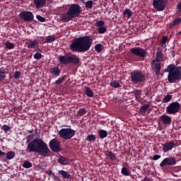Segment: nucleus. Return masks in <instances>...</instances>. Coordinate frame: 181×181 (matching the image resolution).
I'll return each instance as SVG.
<instances>
[{
	"instance_id": "obj_1",
	"label": "nucleus",
	"mask_w": 181,
	"mask_h": 181,
	"mask_svg": "<svg viewBox=\"0 0 181 181\" xmlns=\"http://www.w3.org/2000/svg\"><path fill=\"white\" fill-rule=\"evenodd\" d=\"M93 45V38L90 36L86 35L75 38L70 45V49L72 52H78L83 53L90 50Z\"/></svg>"
},
{
	"instance_id": "obj_2",
	"label": "nucleus",
	"mask_w": 181,
	"mask_h": 181,
	"mask_svg": "<svg viewBox=\"0 0 181 181\" xmlns=\"http://www.w3.org/2000/svg\"><path fill=\"white\" fill-rule=\"evenodd\" d=\"M28 152H35L41 156L46 158L50 152V149L47 147V144L42 139H35L31 141L27 146Z\"/></svg>"
},
{
	"instance_id": "obj_3",
	"label": "nucleus",
	"mask_w": 181,
	"mask_h": 181,
	"mask_svg": "<svg viewBox=\"0 0 181 181\" xmlns=\"http://www.w3.org/2000/svg\"><path fill=\"white\" fill-rule=\"evenodd\" d=\"M83 12L81 6L77 4H73L69 6V8L66 13L60 14V18L63 22H70L74 18H78Z\"/></svg>"
},
{
	"instance_id": "obj_4",
	"label": "nucleus",
	"mask_w": 181,
	"mask_h": 181,
	"mask_svg": "<svg viewBox=\"0 0 181 181\" xmlns=\"http://www.w3.org/2000/svg\"><path fill=\"white\" fill-rule=\"evenodd\" d=\"M163 73H168V83H176L181 80V66L175 64H170L167 68L163 69Z\"/></svg>"
},
{
	"instance_id": "obj_5",
	"label": "nucleus",
	"mask_w": 181,
	"mask_h": 181,
	"mask_svg": "<svg viewBox=\"0 0 181 181\" xmlns=\"http://www.w3.org/2000/svg\"><path fill=\"white\" fill-rule=\"evenodd\" d=\"M59 60L61 64H70L71 63H72V64H78V63H80L78 57L70 52L65 54L64 56L59 55Z\"/></svg>"
},
{
	"instance_id": "obj_6",
	"label": "nucleus",
	"mask_w": 181,
	"mask_h": 181,
	"mask_svg": "<svg viewBox=\"0 0 181 181\" xmlns=\"http://www.w3.org/2000/svg\"><path fill=\"white\" fill-rule=\"evenodd\" d=\"M130 78L134 84H138V83H144L146 81V76L141 71L134 70L130 74Z\"/></svg>"
},
{
	"instance_id": "obj_7",
	"label": "nucleus",
	"mask_w": 181,
	"mask_h": 181,
	"mask_svg": "<svg viewBox=\"0 0 181 181\" xmlns=\"http://www.w3.org/2000/svg\"><path fill=\"white\" fill-rule=\"evenodd\" d=\"M59 135L62 139L69 141L76 135V130H73L71 128L62 129L59 132Z\"/></svg>"
},
{
	"instance_id": "obj_8",
	"label": "nucleus",
	"mask_w": 181,
	"mask_h": 181,
	"mask_svg": "<svg viewBox=\"0 0 181 181\" xmlns=\"http://www.w3.org/2000/svg\"><path fill=\"white\" fill-rule=\"evenodd\" d=\"M180 103L177 102H173L170 103L166 107L167 114H177L179 111H180Z\"/></svg>"
},
{
	"instance_id": "obj_9",
	"label": "nucleus",
	"mask_w": 181,
	"mask_h": 181,
	"mask_svg": "<svg viewBox=\"0 0 181 181\" xmlns=\"http://www.w3.org/2000/svg\"><path fill=\"white\" fill-rule=\"evenodd\" d=\"M130 52L134 56H138V57H141V59H145L148 56L146 50L139 47L131 48Z\"/></svg>"
},
{
	"instance_id": "obj_10",
	"label": "nucleus",
	"mask_w": 181,
	"mask_h": 181,
	"mask_svg": "<svg viewBox=\"0 0 181 181\" xmlns=\"http://www.w3.org/2000/svg\"><path fill=\"white\" fill-rule=\"evenodd\" d=\"M49 146L52 152L57 153L63 151V148L60 147V141L57 139H52L49 143Z\"/></svg>"
},
{
	"instance_id": "obj_11",
	"label": "nucleus",
	"mask_w": 181,
	"mask_h": 181,
	"mask_svg": "<svg viewBox=\"0 0 181 181\" xmlns=\"http://www.w3.org/2000/svg\"><path fill=\"white\" fill-rule=\"evenodd\" d=\"M168 5V0H153V6L159 12L165 11Z\"/></svg>"
},
{
	"instance_id": "obj_12",
	"label": "nucleus",
	"mask_w": 181,
	"mask_h": 181,
	"mask_svg": "<svg viewBox=\"0 0 181 181\" xmlns=\"http://www.w3.org/2000/svg\"><path fill=\"white\" fill-rule=\"evenodd\" d=\"M177 163V160H176V158L175 157L170 156L164 158L160 163V168H163V166H175Z\"/></svg>"
},
{
	"instance_id": "obj_13",
	"label": "nucleus",
	"mask_w": 181,
	"mask_h": 181,
	"mask_svg": "<svg viewBox=\"0 0 181 181\" xmlns=\"http://www.w3.org/2000/svg\"><path fill=\"white\" fill-rule=\"evenodd\" d=\"M21 19L25 21V22H32V20L35 18L33 13L30 11H23L19 13Z\"/></svg>"
},
{
	"instance_id": "obj_14",
	"label": "nucleus",
	"mask_w": 181,
	"mask_h": 181,
	"mask_svg": "<svg viewBox=\"0 0 181 181\" xmlns=\"http://www.w3.org/2000/svg\"><path fill=\"white\" fill-rule=\"evenodd\" d=\"M151 67L153 71H155L156 76H159L160 74V63L155 62V59L151 61Z\"/></svg>"
},
{
	"instance_id": "obj_15",
	"label": "nucleus",
	"mask_w": 181,
	"mask_h": 181,
	"mask_svg": "<svg viewBox=\"0 0 181 181\" xmlns=\"http://www.w3.org/2000/svg\"><path fill=\"white\" fill-rule=\"evenodd\" d=\"M175 146H176V144H175V141H170L166 142L163 146V152L166 153V152H169V151H172V149H173V148H175Z\"/></svg>"
},
{
	"instance_id": "obj_16",
	"label": "nucleus",
	"mask_w": 181,
	"mask_h": 181,
	"mask_svg": "<svg viewBox=\"0 0 181 181\" xmlns=\"http://www.w3.org/2000/svg\"><path fill=\"white\" fill-rule=\"evenodd\" d=\"M160 119L163 124H165V125H170L172 122V118L166 115H163L160 116Z\"/></svg>"
},
{
	"instance_id": "obj_17",
	"label": "nucleus",
	"mask_w": 181,
	"mask_h": 181,
	"mask_svg": "<svg viewBox=\"0 0 181 181\" xmlns=\"http://www.w3.org/2000/svg\"><path fill=\"white\" fill-rule=\"evenodd\" d=\"M34 4L37 9H40L46 6V0H34Z\"/></svg>"
},
{
	"instance_id": "obj_18",
	"label": "nucleus",
	"mask_w": 181,
	"mask_h": 181,
	"mask_svg": "<svg viewBox=\"0 0 181 181\" xmlns=\"http://www.w3.org/2000/svg\"><path fill=\"white\" fill-rule=\"evenodd\" d=\"M163 60V54H162V50L160 48H158L157 49V54L156 57V59H154V62L156 63H160V62H162Z\"/></svg>"
},
{
	"instance_id": "obj_19",
	"label": "nucleus",
	"mask_w": 181,
	"mask_h": 181,
	"mask_svg": "<svg viewBox=\"0 0 181 181\" xmlns=\"http://www.w3.org/2000/svg\"><path fill=\"white\" fill-rule=\"evenodd\" d=\"M49 73L53 74L55 77H59L60 76V69L59 66H54L49 69Z\"/></svg>"
},
{
	"instance_id": "obj_20",
	"label": "nucleus",
	"mask_w": 181,
	"mask_h": 181,
	"mask_svg": "<svg viewBox=\"0 0 181 181\" xmlns=\"http://www.w3.org/2000/svg\"><path fill=\"white\" fill-rule=\"evenodd\" d=\"M58 163L64 165H69V159L63 156H61L58 158Z\"/></svg>"
},
{
	"instance_id": "obj_21",
	"label": "nucleus",
	"mask_w": 181,
	"mask_h": 181,
	"mask_svg": "<svg viewBox=\"0 0 181 181\" xmlns=\"http://www.w3.org/2000/svg\"><path fill=\"white\" fill-rule=\"evenodd\" d=\"M98 134L99 136V138H100V139H104V138H107V136H108V132L104 129H100L98 132Z\"/></svg>"
},
{
	"instance_id": "obj_22",
	"label": "nucleus",
	"mask_w": 181,
	"mask_h": 181,
	"mask_svg": "<svg viewBox=\"0 0 181 181\" xmlns=\"http://www.w3.org/2000/svg\"><path fill=\"white\" fill-rule=\"evenodd\" d=\"M58 173L64 177V179H71V175H70L67 171L61 170H59Z\"/></svg>"
},
{
	"instance_id": "obj_23",
	"label": "nucleus",
	"mask_w": 181,
	"mask_h": 181,
	"mask_svg": "<svg viewBox=\"0 0 181 181\" xmlns=\"http://www.w3.org/2000/svg\"><path fill=\"white\" fill-rule=\"evenodd\" d=\"M181 23V20L180 18H175L171 24L169 25V29H172L173 28H175V26L179 25Z\"/></svg>"
},
{
	"instance_id": "obj_24",
	"label": "nucleus",
	"mask_w": 181,
	"mask_h": 181,
	"mask_svg": "<svg viewBox=\"0 0 181 181\" xmlns=\"http://www.w3.org/2000/svg\"><path fill=\"white\" fill-rule=\"evenodd\" d=\"M121 173L123 175V176H130L131 175V171H129V169L127 168V167L122 168Z\"/></svg>"
},
{
	"instance_id": "obj_25",
	"label": "nucleus",
	"mask_w": 181,
	"mask_h": 181,
	"mask_svg": "<svg viewBox=\"0 0 181 181\" xmlns=\"http://www.w3.org/2000/svg\"><path fill=\"white\" fill-rule=\"evenodd\" d=\"M106 156L110 158V160H115L117 156H115V153H112V151H106Z\"/></svg>"
},
{
	"instance_id": "obj_26",
	"label": "nucleus",
	"mask_w": 181,
	"mask_h": 181,
	"mask_svg": "<svg viewBox=\"0 0 181 181\" xmlns=\"http://www.w3.org/2000/svg\"><path fill=\"white\" fill-rule=\"evenodd\" d=\"M6 78V71L4 70V68L0 69V83L4 81Z\"/></svg>"
},
{
	"instance_id": "obj_27",
	"label": "nucleus",
	"mask_w": 181,
	"mask_h": 181,
	"mask_svg": "<svg viewBox=\"0 0 181 181\" xmlns=\"http://www.w3.org/2000/svg\"><path fill=\"white\" fill-rule=\"evenodd\" d=\"M37 43V40H34L33 41H30L29 42H26L28 49H33V47H36V44Z\"/></svg>"
},
{
	"instance_id": "obj_28",
	"label": "nucleus",
	"mask_w": 181,
	"mask_h": 181,
	"mask_svg": "<svg viewBox=\"0 0 181 181\" xmlns=\"http://www.w3.org/2000/svg\"><path fill=\"white\" fill-rule=\"evenodd\" d=\"M85 91L87 97H94V92H93L90 87H86Z\"/></svg>"
},
{
	"instance_id": "obj_29",
	"label": "nucleus",
	"mask_w": 181,
	"mask_h": 181,
	"mask_svg": "<svg viewBox=\"0 0 181 181\" xmlns=\"http://www.w3.org/2000/svg\"><path fill=\"white\" fill-rule=\"evenodd\" d=\"M110 87H113L114 88H119L121 87V85L119 84V82L118 81H112L110 83Z\"/></svg>"
},
{
	"instance_id": "obj_30",
	"label": "nucleus",
	"mask_w": 181,
	"mask_h": 181,
	"mask_svg": "<svg viewBox=\"0 0 181 181\" xmlns=\"http://www.w3.org/2000/svg\"><path fill=\"white\" fill-rule=\"evenodd\" d=\"M5 156L8 160H11V159H13V158H15L16 154L14 151H8L7 153H6Z\"/></svg>"
},
{
	"instance_id": "obj_31",
	"label": "nucleus",
	"mask_w": 181,
	"mask_h": 181,
	"mask_svg": "<svg viewBox=\"0 0 181 181\" xmlns=\"http://www.w3.org/2000/svg\"><path fill=\"white\" fill-rule=\"evenodd\" d=\"M95 139H96V137H95V135L94 134H90L86 137V141H88V142L95 141Z\"/></svg>"
},
{
	"instance_id": "obj_32",
	"label": "nucleus",
	"mask_w": 181,
	"mask_h": 181,
	"mask_svg": "<svg viewBox=\"0 0 181 181\" xmlns=\"http://www.w3.org/2000/svg\"><path fill=\"white\" fill-rule=\"evenodd\" d=\"M64 81H66V76L59 78L58 80L55 81V84L57 86H60V84H62V83H64Z\"/></svg>"
},
{
	"instance_id": "obj_33",
	"label": "nucleus",
	"mask_w": 181,
	"mask_h": 181,
	"mask_svg": "<svg viewBox=\"0 0 181 181\" xmlns=\"http://www.w3.org/2000/svg\"><path fill=\"white\" fill-rule=\"evenodd\" d=\"M123 15H127V19H129V18H131V16H132V11L131 10H129V8H126L123 11Z\"/></svg>"
},
{
	"instance_id": "obj_34",
	"label": "nucleus",
	"mask_w": 181,
	"mask_h": 181,
	"mask_svg": "<svg viewBox=\"0 0 181 181\" xmlns=\"http://www.w3.org/2000/svg\"><path fill=\"white\" fill-rule=\"evenodd\" d=\"M136 100H139L141 98V95H142V93L139 90H136L134 92Z\"/></svg>"
},
{
	"instance_id": "obj_35",
	"label": "nucleus",
	"mask_w": 181,
	"mask_h": 181,
	"mask_svg": "<svg viewBox=\"0 0 181 181\" xmlns=\"http://www.w3.org/2000/svg\"><path fill=\"white\" fill-rule=\"evenodd\" d=\"M85 4V7L86 9H91L93 8V1H88L86 2H83Z\"/></svg>"
},
{
	"instance_id": "obj_36",
	"label": "nucleus",
	"mask_w": 181,
	"mask_h": 181,
	"mask_svg": "<svg viewBox=\"0 0 181 181\" xmlns=\"http://www.w3.org/2000/svg\"><path fill=\"white\" fill-rule=\"evenodd\" d=\"M95 50H96L98 53H101V52H103V45L97 44L95 45Z\"/></svg>"
},
{
	"instance_id": "obj_37",
	"label": "nucleus",
	"mask_w": 181,
	"mask_h": 181,
	"mask_svg": "<svg viewBox=\"0 0 181 181\" xmlns=\"http://www.w3.org/2000/svg\"><path fill=\"white\" fill-rule=\"evenodd\" d=\"M86 114H87V110L84 108H81L78 111V115H79V117H83V115H86Z\"/></svg>"
},
{
	"instance_id": "obj_38",
	"label": "nucleus",
	"mask_w": 181,
	"mask_h": 181,
	"mask_svg": "<svg viewBox=\"0 0 181 181\" xmlns=\"http://www.w3.org/2000/svg\"><path fill=\"white\" fill-rule=\"evenodd\" d=\"M5 46L6 49H9V50L15 48V45L12 42H7L5 44Z\"/></svg>"
},
{
	"instance_id": "obj_39",
	"label": "nucleus",
	"mask_w": 181,
	"mask_h": 181,
	"mask_svg": "<svg viewBox=\"0 0 181 181\" xmlns=\"http://www.w3.org/2000/svg\"><path fill=\"white\" fill-rule=\"evenodd\" d=\"M173 97V96L172 95H167L164 97L163 102V103H169V101H170V100H172Z\"/></svg>"
},
{
	"instance_id": "obj_40",
	"label": "nucleus",
	"mask_w": 181,
	"mask_h": 181,
	"mask_svg": "<svg viewBox=\"0 0 181 181\" xmlns=\"http://www.w3.org/2000/svg\"><path fill=\"white\" fill-rule=\"evenodd\" d=\"M23 166L25 169H29L30 168H32V163L29 161H25L23 164Z\"/></svg>"
},
{
	"instance_id": "obj_41",
	"label": "nucleus",
	"mask_w": 181,
	"mask_h": 181,
	"mask_svg": "<svg viewBox=\"0 0 181 181\" xmlns=\"http://www.w3.org/2000/svg\"><path fill=\"white\" fill-rule=\"evenodd\" d=\"M98 33L100 34H103V33H105V32H107V28L103 26V27H100L98 30Z\"/></svg>"
},
{
	"instance_id": "obj_42",
	"label": "nucleus",
	"mask_w": 181,
	"mask_h": 181,
	"mask_svg": "<svg viewBox=\"0 0 181 181\" xmlns=\"http://www.w3.org/2000/svg\"><path fill=\"white\" fill-rule=\"evenodd\" d=\"M54 40H56V38H54V37L52 36H48L46 38L47 43H52V42H54Z\"/></svg>"
},
{
	"instance_id": "obj_43",
	"label": "nucleus",
	"mask_w": 181,
	"mask_h": 181,
	"mask_svg": "<svg viewBox=\"0 0 181 181\" xmlns=\"http://www.w3.org/2000/svg\"><path fill=\"white\" fill-rule=\"evenodd\" d=\"M148 108H149V105H144L140 107V112H145Z\"/></svg>"
},
{
	"instance_id": "obj_44",
	"label": "nucleus",
	"mask_w": 181,
	"mask_h": 181,
	"mask_svg": "<svg viewBox=\"0 0 181 181\" xmlns=\"http://www.w3.org/2000/svg\"><path fill=\"white\" fill-rule=\"evenodd\" d=\"M11 127L6 125V124H4L2 127H1V129L3 131H4V132H8V131H11Z\"/></svg>"
},
{
	"instance_id": "obj_45",
	"label": "nucleus",
	"mask_w": 181,
	"mask_h": 181,
	"mask_svg": "<svg viewBox=\"0 0 181 181\" xmlns=\"http://www.w3.org/2000/svg\"><path fill=\"white\" fill-rule=\"evenodd\" d=\"M36 18L40 22H46V18L40 15H37Z\"/></svg>"
},
{
	"instance_id": "obj_46",
	"label": "nucleus",
	"mask_w": 181,
	"mask_h": 181,
	"mask_svg": "<svg viewBox=\"0 0 181 181\" xmlns=\"http://www.w3.org/2000/svg\"><path fill=\"white\" fill-rule=\"evenodd\" d=\"M34 59H35V60H40V59H42V54H40V52H37L34 54Z\"/></svg>"
},
{
	"instance_id": "obj_47",
	"label": "nucleus",
	"mask_w": 181,
	"mask_h": 181,
	"mask_svg": "<svg viewBox=\"0 0 181 181\" xmlns=\"http://www.w3.org/2000/svg\"><path fill=\"white\" fill-rule=\"evenodd\" d=\"M96 25H97V26H99V28H101V27L104 26V25H105V23H104V21H98L96 23Z\"/></svg>"
},
{
	"instance_id": "obj_48",
	"label": "nucleus",
	"mask_w": 181,
	"mask_h": 181,
	"mask_svg": "<svg viewBox=\"0 0 181 181\" xmlns=\"http://www.w3.org/2000/svg\"><path fill=\"white\" fill-rule=\"evenodd\" d=\"M13 77L14 78H18L19 77H21V71H15L13 74Z\"/></svg>"
},
{
	"instance_id": "obj_49",
	"label": "nucleus",
	"mask_w": 181,
	"mask_h": 181,
	"mask_svg": "<svg viewBox=\"0 0 181 181\" xmlns=\"http://www.w3.org/2000/svg\"><path fill=\"white\" fill-rule=\"evenodd\" d=\"M166 42H168V36H164L162 38L163 45H166Z\"/></svg>"
},
{
	"instance_id": "obj_50",
	"label": "nucleus",
	"mask_w": 181,
	"mask_h": 181,
	"mask_svg": "<svg viewBox=\"0 0 181 181\" xmlns=\"http://www.w3.org/2000/svg\"><path fill=\"white\" fill-rule=\"evenodd\" d=\"M158 159H160V155H154L153 156V160H158Z\"/></svg>"
},
{
	"instance_id": "obj_51",
	"label": "nucleus",
	"mask_w": 181,
	"mask_h": 181,
	"mask_svg": "<svg viewBox=\"0 0 181 181\" xmlns=\"http://www.w3.org/2000/svg\"><path fill=\"white\" fill-rule=\"evenodd\" d=\"M144 181H153V179L152 177H145Z\"/></svg>"
},
{
	"instance_id": "obj_52",
	"label": "nucleus",
	"mask_w": 181,
	"mask_h": 181,
	"mask_svg": "<svg viewBox=\"0 0 181 181\" xmlns=\"http://www.w3.org/2000/svg\"><path fill=\"white\" fill-rule=\"evenodd\" d=\"M47 175H48V176H52V175H54V173H53V171H52V170H49L48 171L46 172Z\"/></svg>"
},
{
	"instance_id": "obj_53",
	"label": "nucleus",
	"mask_w": 181,
	"mask_h": 181,
	"mask_svg": "<svg viewBox=\"0 0 181 181\" xmlns=\"http://www.w3.org/2000/svg\"><path fill=\"white\" fill-rule=\"evenodd\" d=\"M177 8L179 11V13H181V3H179L177 6Z\"/></svg>"
},
{
	"instance_id": "obj_54",
	"label": "nucleus",
	"mask_w": 181,
	"mask_h": 181,
	"mask_svg": "<svg viewBox=\"0 0 181 181\" xmlns=\"http://www.w3.org/2000/svg\"><path fill=\"white\" fill-rule=\"evenodd\" d=\"M52 176L54 180H59V177L56 175L52 174Z\"/></svg>"
},
{
	"instance_id": "obj_55",
	"label": "nucleus",
	"mask_w": 181,
	"mask_h": 181,
	"mask_svg": "<svg viewBox=\"0 0 181 181\" xmlns=\"http://www.w3.org/2000/svg\"><path fill=\"white\" fill-rule=\"evenodd\" d=\"M6 153L0 150V156H5Z\"/></svg>"
},
{
	"instance_id": "obj_56",
	"label": "nucleus",
	"mask_w": 181,
	"mask_h": 181,
	"mask_svg": "<svg viewBox=\"0 0 181 181\" xmlns=\"http://www.w3.org/2000/svg\"><path fill=\"white\" fill-rule=\"evenodd\" d=\"M131 59H132V60H134V62L136 60V59H135V57H134V56H132V57H131Z\"/></svg>"
},
{
	"instance_id": "obj_57",
	"label": "nucleus",
	"mask_w": 181,
	"mask_h": 181,
	"mask_svg": "<svg viewBox=\"0 0 181 181\" xmlns=\"http://www.w3.org/2000/svg\"><path fill=\"white\" fill-rule=\"evenodd\" d=\"M49 4H53V0H48Z\"/></svg>"
},
{
	"instance_id": "obj_58",
	"label": "nucleus",
	"mask_w": 181,
	"mask_h": 181,
	"mask_svg": "<svg viewBox=\"0 0 181 181\" xmlns=\"http://www.w3.org/2000/svg\"><path fill=\"white\" fill-rule=\"evenodd\" d=\"M149 94V90H147V92L146 93V95H148Z\"/></svg>"
},
{
	"instance_id": "obj_59",
	"label": "nucleus",
	"mask_w": 181,
	"mask_h": 181,
	"mask_svg": "<svg viewBox=\"0 0 181 181\" xmlns=\"http://www.w3.org/2000/svg\"><path fill=\"white\" fill-rule=\"evenodd\" d=\"M173 56L175 57V51H173Z\"/></svg>"
},
{
	"instance_id": "obj_60",
	"label": "nucleus",
	"mask_w": 181,
	"mask_h": 181,
	"mask_svg": "<svg viewBox=\"0 0 181 181\" xmlns=\"http://www.w3.org/2000/svg\"><path fill=\"white\" fill-rule=\"evenodd\" d=\"M98 0H93L94 2H97Z\"/></svg>"
},
{
	"instance_id": "obj_61",
	"label": "nucleus",
	"mask_w": 181,
	"mask_h": 181,
	"mask_svg": "<svg viewBox=\"0 0 181 181\" xmlns=\"http://www.w3.org/2000/svg\"><path fill=\"white\" fill-rule=\"evenodd\" d=\"M30 133L32 134V131H30Z\"/></svg>"
},
{
	"instance_id": "obj_62",
	"label": "nucleus",
	"mask_w": 181,
	"mask_h": 181,
	"mask_svg": "<svg viewBox=\"0 0 181 181\" xmlns=\"http://www.w3.org/2000/svg\"><path fill=\"white\" fill-rule=\"evenodd\" d=\"M180 21H181V17L180 18Z\"/></svg>"
},
{
	"instance_id": "obj_63",
	"label": "nucleus",
	"mask_w": 181,
	"mask_h": 181,
	"mask_svg": "<svg viewBox=\"0 0 181 181\" xmlns=\"http://www.w3.org/2000/svg\"><path fill=\"white\" fill-rule=\"evenodd\" d=\"M38 50H40V49H38Z\"/></svg>"
}]
</instances>
